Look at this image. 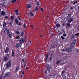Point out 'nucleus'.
<instances>
[{"label":"nucleus","instance_id":"obj_34","mask_svg":"<svg viewBox=\"0 0 79 79\" xmlns=\"http://www.w3.org/2000/svg\"><path fill=\"white\" fill-rule=\"evenodd\" d=\"M63 36H64V37H66V34H64L63 35Z\"/></svg>","mask_w":79,"mask_h":79},{"label":"nucleus","instance_id":"obj_4","mask_svg":"<svg viewBox=\"0 0 79 79\" xmlns=\"http://www.w3.org/2000/svg\"><path fill=\"white\" fill-rule=\"evenodd\" d=\"M73 20L74 18L72 17L68 20V22L69 23H71L73 21Z\"/></svg>","mask_w":79,"mask_h":79},{"label":"nucleus","instance_id":"obj_27","mask_svg":"<svg viewBox=\"0 0 79 79\" xmlns=\"http://www.w3.org/2000/svg\"><path fill=\"white\" fill-rule=\"evenodd\" d=\"M50 78L48 77V76H45V79H49Z\"/></svg>","mask_w":79,"mask_h":79},{"label":"nucleus","instance_id":"obj_41","mask_svg":"<svg viewBox=\"0 0 79 79\" xmlns=\"http://www.w3.org/2000/svg\"><path fill=\"white\" fill-rule=\"evenodd\" d=\"M64 72H65V71L64 70H63L62 71V73L63 74L64 73Z\"/></svg>","mask_w":79,"mask_h":79},{"label":"nucleus","instance_id":"obj_15","mask_svg":"<svg viewBox=\"0 0 79 79\" xmlns=\"http://www.w3.org/2000/svg\"><path fill=\"white\" fill-rule=\"evenodd\" d=\"M61 62V60H59L57 61L56 62V64H58L59 63Z\"/></svg>","mask_w":79,"mask_h":79},{"label":"nucleus","instance_id":"obj_42","mask_svg":"<svg viewBox=\"0 0 79 79\" xmlns=\"http://www.w3.org/2000/svg\"><path fill=\"white\" fill-rule=\"evenodd\" d=\"M63 78H64V79H66V77H65V76H63Z\"/></svg>","mask_w":79,"mask_h":79},{"label":"nucleus","instance_id":"obj_1","mask_svg":"<svg viewBox=\"0 0 79 79\" xmlns=\"http://www.w3.org/2000/svg\"><path fill=\"white\" fill-rule=\"evenodd\" d=\"M6 68H10L11 66V62L10 61H9L6 63Z\"/></svg>","mask_w":79,"mask_h":79},{"label":"nucleus","instance_id":"obj_21","mask_svg":"<svg viewBox=\"0 0 79 79\" xmlns=\"http://www.w3.org/2000/svg\"><path fill=\"white\" fill-rule=\"evenodd\" d=\"M56 27H60V25L58 23H57L56 24Z\"/></svg>","mask_w":79,"mask_h":79},{"label":"nucleus","instance_id":"obj_38","mask_svg":"<svg viewBox=\"0 0 79 79\" xmlns=\"http://www.w3.org/2000/svg\"><path fill=\"white\" fill-rule=\"evenodd\" d=\"M14 18H15L14 17H13V16H11V19H12V20H13V19H14Z\"/></svg>","mask_w":79,"mask_h":79},{"label":"nucleus","instance_id":"obj_14","mask_svg":"<svg viewBox=\"0 0 79 79\" xmlns=\"http://www.w3.org/2000/svg\"><path fill=\"white\" fill-rule=\"evenodd\" d=\"M65 26L67 27H69L71 26V24H70V23H67L66 24Z\"/></svg>","mask_w":79,"mask_h":79},{"label":"nucleus","instance_id":"obj_63","mask_svg":"<svg viewBox=\"0 0 79 79\" xmlns=\"http://www.w3.org/2000/svg\"><path fill=\"white\" fill-rule=\"evenodd\" d=\"M30 43H31V41H30Z\"/></svg>","mask_w":79,"mask_h":79},{"label":"nucleus","instance_id":"obj_11","mask_svg":"<svg viewBox=\"0 0 79 79\" xmlns=\"http://www.w3.org/2000/svg\"><path fill=\"white\" fill-rule=\"evenodd\" d=\"M36 4L38 6H41V5H40V2L39 1H37L36 2Z\"/></svg>","mask_w":79,"mask_h":79},{"label":"nucleus","instance_id":"obj_10","mask_svg":"<svg viewBox=\"0 0 79 79\" xmlns=\"http://www.w3.org/2000/svg\"><path fill=\"white\" fill-rule=\"evenodd\" d=\"M46 66H47V68L48 70V71H50V65H49V64H48L46 63Z\"/></svg>","mask_w":79,"mask_h":79},{"label":"nucleus","instance_id":"obj_56","mask_svg":"<svg viewBox=\"0 0 79 79\" xmlns=\"http://www.w3.org/2000/svg\"><path fill=\"white\" fill-rule=\"evenodd\" d=\"M31 27H33L34 26H33V25H31Z\"/></svg>","mask_w":79,"mask_h":79},{"label":"nucleus","instance_id":"obj_29","mask_svg":"<svg viewBox=\"0 0 79 79\" xmlns=\"http://www.w3.org/2000/svg\"><path fill=\"white\" fill-rule=\"evenodd\" d=\"M55 46L54 45H52L51 46V48H55Z\"/></svg>","mask_w":79,"mask_h":79},{"label":"nucleus","instance_id":"obj_31","mask_svg":"<svg viewBox=\"0 0 79 79\" xmlns=\"http://www.w3.org/2000/svg\"><path fill=\"white\" fill-rule=\"evenodd\" d=\"M16 39H19V37L18 35L16 36Z\"/></svg>","mask_w":79,"mask_h":79},{"label":"nucleus","instance_id":"obj_5","mask_svg":"<svg viewBox=\"0 0 79 79\" xmlns=\"http://www.w3.org/2000/svg\"><path fill=\"white\" fill-rule=\"evenodd\" d=\"M10 75H11V74L10 73V72H9L5 74L4 76L5 77H9V76H10Z\"/></svg>","mask_w":79,"mask_h":79},{"label":"nucleus","instance_id":"obj_19","mask_svg":"<svg viewBox=\"0 0 79 79\" xmlns=\"http://www.w3.org/2000/svg\"><path fill=\"white\" fill-rule=\"evenodd\" d=\"M1 15H5V12L4 11H2Z\"/></svg>","mask_w":79,"mask_h":79},{"label":"nucleus","instance_id":"obj_7","mask_svg":"<svg viewBox=\"0 0 79 79\" xmlns=\"http://www.w3.org/2000/svg\"><path fill=\"white\" fill-rule=\"evenodd\" d=\"M24 39L23 38H21L20 39V42L21 44H23L24 42Z\"/></svg>","mask_w":79,"mask_h":79},{"label":"nucleus","instance_id":"obj_54","mask_svg":"<svg viewBox=\"0 0 79 79\" xmlns=\"http://www.w3.org/2000/svg\"><path fill=\"white\" fill-rule=\"evenodd\" d=\"M16 14L17 15H19V13H16Z\"/></svg>","mask_w":79,"mask_h":79},{"label":"nucleus","instance_id":"obj_50","mask_svg":"<svg viewBox=\"0 0 79 79\" xmlns=\"http://www.w3.org/2000/svg\"><path fill=\"white\" fill-rule=\"evenodd\" d=\"M62 52H64V51H65V50H64V49H62Z\"/></svg>","mask_w":79,"mask_h":79},{"label":"nucleus","instance_id":"obj_48","mask_svg":"<svg viewBox=\"0 0 79 79\" xmlns=\"http://www.w3.org/2000/svg\"><path fill=\"white\" fill-rule=\"evenodd\" d=\"M18 26H21V23H20L18 24Z\"/></svg>","mask_w":79,"mask_h":79},{"label":"nucleus","instance_id":"obj_36","mask_svg":"<svg viewBox=\"0 0 79 79\" xmlns=\"http://www.w3.org/2000/svg\"><path fill=\"white\" fill-rule=\"evenodd\" d=\"M76 51L77 52H79V49H76Z\"/></svg>","mask_w":79,"mask_h":79},{"label":"nucleus","instance_id":"obj_47","mask_svg":"<svg viewBox=\"0 0 79 79\" xmlns=\"http://www.w3.org/2000/svg\"><path fill=\"white\" fill-rule=\"evenodd\" d=\"M45 74H47V71H45Z\"/></svg>","mask_w":79,"mask_h":79},{"label":"nucleus","instance_id":"obj_53","mask_svg":"<svg viewBox=\"0 0 79 79\" xmlns=\"http://www.w3.org/2000/svg\"><path fill=\"white\" fill-rule=\"evenodd\" d=\"M19 19L20 20V21H21V18H19Z\"/></svg>","mask_w":79,"mask_h":79},{"label":"nucleus","instance_id":"obj_45","mask_svg":"<svg viewBox=\"0 0 79 79\" xmlns=\"http://www.w3.org/2000/svg\"><path fill=\"white\" fill-rule=\"evenodd\" d=\"M6 60H7V58L6 57H5L4 58V60L5 61H6Z\"/></svg>","mask_w":79,"mask_h":79},{"label":"nucleus","instance_id":"obj_20","mask_svg":"<svg viewBox=\"0 0 79 79\" xmlns=\"http://www.w3.org/2000/svg\"><path fill=\"white\" fill-rule=\"evenodd\" d=\"M75 37V35H72L71 36V38L72 39H74Z\"/></svg>","mask_w":79,"mask_h":79},{"label":"nucleus","instance_id":"obj_26","mask_svg":"<svg viewBox=\"0 0 79 79\" xmlns=\"http://www.w3.org/2000/svg\"><path fill=\"white\" fill-rule=\"evenodd\" d=\"M16 33L18 34V35H19V31H16Z\"/></svg>","mask_w":79,"mask_h":79},{"label":"nucleus","instance_id":"obj_37","mask_svg":"<svg viewBox=\"0 0 79 79\" xmlns=\"http://www.w3.org/2000/svg\"><path fill=\"white\" fill-rule=\"evenodd\" d=\"M77 3V1H76L75 2H74L73 4H76V3Z\"/></svg>","mask_w":79,"mask_h":79},{"label":"nucleus","instance_id":"obj_49","mask_svg":"<svg viewBox=\"0 0 79 79\" xmlns=\"http://www.w3.org/2000/svg\"><path fill=\"white\" fill-rule=\"evenodd\" d=\"M11 23H12V21H11L10 23V25H12V24H11Z\"/></svg>","mask_w":79,"mask_h":79},{"label":"nucleus","instance_id":"obj_9","mask_svg":"<svg viewBox=\"0 0 79 79\" xmlns=\"http://www.w3.org/2000/svg\"><path fill=\"white\" fill-rule=\"evenodd\" d=\"M9 51V48H8V47H7L6 48V50L5 51V53H8Z\"/></svg>","mask_w":79,"mask_h":79},{"label":"nucleus","instance_id":"obj_43","mask_svg":"<svg viewBox=\"0 0 79 79\" xmlns=\"http://www.w3.org/2000/svg\"><path fill=\"white\" fill-rule=\"evenodd\" d=\"M79 35V33H78L77 34H76V36H78V35Z\"/></svg>","mask_w":79,"mask_h":79},{"label":"nucleus","instance_id":"obj_12","mask_svg":"<svg viewBox=\"0 0 79 79\" xmlns=\"http://www.w3.org/2000/svg\"><path fill=\"white\" fill-rule=\"evenodd\" d=\"M66 51H67V52H72V50H71V49L69 48H66Z\"/></svg>","mask_w":79,"mask_h":79},{"label":"nucleus","instance_id":"obj_28","mask_svg":"<svg viewBox=\"0 0 79 79\" xmlns=\"http://www.w3.org/2000/svg\"><path fill=\"white\" fill-rule=\"evenodd\" d=\"M68 17L69 18H71V14H69L68 15Z\"/></svg>","mask_w":79,"mask_h":79},{"label":"nucleus","instance_id":"obj_51","mask_svg":"<svg viewBox=\"0 0 79 79\" xmlns=\"http://www.w3.org/2000/svg\"><path fill=\"white\" fill-rule=\"evenodd\" d=\"M70 9L71 10H72V9H73V7H70Z\"/></svg>","mask_w":79,"mask_h":79},{"label":"nucleus","instance_id":"obj_55","mask_svg":"<svg viewBox=\"0 0 79 79\" xmlns=\"http://www.w3.org/2000/svg\"><path fill=\"white\" fill-rule=\"evenodd\" d=\"M24 72H23L22 73V74H24Z\"/></svg>","mask_w":79,"mask_h":79},{"label":"nucleus","instance_id":"obj_13","mask_svg":"<svg viewBox=\"0 0 79 79\" xmlns=\"http://www.w3.org/2000/svg\"><path fill=\"white\" fill-rule=\"evenodd\" d=\"M3 27H5L6 26V23L5 22H3Z\"/></svg>","mask_w":79,"mask_h":79},{"label":"nucleus","instance_id":"obj_59","mask_svg":"<svg viewBox=\"0 0 79 79\" xmlns=\"http://www.w3.org/2000/svg\"><path fill=\"white\" fill-rule=\"evenodd\" d=\"M4 33H5V30H4Z\"/></svg>","mask_w":79,"mask_h":79},{"label":"nucleus","instance_id":"obj_2","mask_svg":"<svg viewBox=\"0 0 79 79\" xmlns=\"http://www.w3.org/2000/svg\"><path fill=\"white\" fill-rule=\"evenodd\" d=\"M76 43V40H73L72 44L70 46V47L72 49V48H73L74 47V45H75V43Z\"/></svg>","mask_w":79,"mask_h":79},{"label":"nucleus","instance_id":"obj_24","mask_svg":"<svg viewBox=\"0 0 79 79\" xmlns=\"http://www.w3.org/2000/svg\"><path fill=\"white\" fill-rule=\"evenodd\" d=\"M17 0H13V1H12L11 2L12 3H15L16 2Z\"/></svg>","mask_w":79,"mask_h":79},{"label":"nucleus","instance_id":"obj_57","mask_svg":"<svg viewBox=\"0 0 79 79\" xmlns=\"http://www.w3.org/2000/svg\"><path fill=\"white\" fill-rule=\"evenodd\" d=\"M78 29L79 30V26L78 27Z\"/></svg>","mask_w":79,"mask_h":79},{"label":"nucleus","instance_id":"obj_58","mask_svg":"<svg viewBox=\"0 0 79 79\" xmlns=\"http://www.w3.org/2000/svg\"><path fill=\"white\" fill-rule=\"evenodd\" d=\"M23 76V75H21V77H22Z\"/></svg>","mask_w":79,"mask_h":79},{"label":"nucleus","instance_id":"obj_16","mask_svg":"<svg viewBox=\"0 0 79 79\" xmlns=\"http://www.w3.org/2000/svg\"><path fill=\"white\" fill-rule=\"evenodd\" d=\"M12 56H15V52L14 51H13V50H12Z\"/></svg>","mask_w":79,"mask_h":79},{"label":"nucleus","instance_id":"obj_39","mask_svg":"<svg viewBox=\"0 0 79 79\" xmlns=\"http://www.w3.org/2000/svg\"><path fill=\"white\" fill-rule=\"evenodd\" d=\"M18 67L16 68L15 70V72H17V71H18Z\"/></svg>","mask_w":79,"mask_h":79},{"label":"nucleus","instance_id":"obj_35","mask_svg":"<svg viewBox=\"0 0 79 79\" xmlns=\"http://www.w3.org/2000/svg\"><path fill=\"white\" fill-rule=\"evenodd\" d=\"M15 12L16 13H18V10H15Z\"/></svg>","mask_w":79,"mask_h":79},{"label":"nucleus","instance_id":"obj_46","mask_svg":"<svg viewBox=\"0 0 79 79\" xmlns=\"http://www.w3.org/2000/svg\"><path fill=\"white\" fill-rule=\"evenodd\" d=\"M66 18L67 19V20L68 19H69V18L68 17V16H67L66 17Z\"/></svg>","mask_w":79,"mask_h":79},{"label":"nucleus","instance_id":"obj_25","mask_svg":"<svg viewBox=\"0 0 79 79\" xmlns=\"http://www.w3.org/2000/svg\"><path fill=\"white\" fill-rule=\"evenodd\" d=\"M24 32H22L20 35L21 36H23V35H24Z\"/></svg>","mask_w":79,"mask_h":79},{"label":"nucleus","instance_id":"obj_18","mask_svg":"<svg viewBox=\"0 0 79 79\" xmlns=\"http://www.w3.org/2000/svg\"><path fill=\"white\" fill-rule=\"evenodd\" d=\"M48 54H47L46 57V61H47V60H48Z\"/></svg>","mask_w":79,"mask_h":79},{"label":"nucleus","instance_id":"obj_40","mask_svg":"<svg viewBox=\"0 0 79 79\" xmlns=\"http://www.w3.org/2000/svg\"><path fill=\"white\" fill-rule=\"evenodd\" d=\"M5 18H6V19H8V17L7 16H6L5 17Z\"/></svg>","mask_w":79,"mask_h":79},{"label":"nucleus","instance_id":"obj_30","mask_svg":"<svg viewBox=\"0 0 79 79\" xmlns=\"http://www.w3.org/2000/svg\"><path fill=\"white\" fill-rule=\"evenodd\" d=\"M61 38L63 40H64V39H65V38H64V37L63 36H62V35L61 36Z\"/></svg>","mask_w":79,"mask_h":79},{"label":"nucleus","instance_id":"obj_17","mask_svg":"<svg viewBox=\"0 0 79 79\" xmlns=\"http://www.w3.org/2000/svg\"><path fill=\"white\" fill-rule=\"evenodd\" d=\"M31 7V5L29 4H27V8H30Z\"/></svg>","mask_w":79,"mask_h":79},{"label":"nucleus","instance_id":"obj_64","mask_svg":"<svg viewBox=\"0 0 79 79\" xmlns=\"http://www.w3.org/2000/svg\"><path fill=\"white\" fill-rule=\"evenodd\" d=\"M7 29L6 28L5 29V31H6V30H7Z\"/></svg>","mask_w":79,"mask_h":79},{"label":"nucleus","instance_id":"obj_52","mask_svg":"<svg viewBox=\"0 0 79 79\" xmlns=\"http://www.w3.org/2000/svg\"><path fill=\"white\" fill-rule=\"evenodd\" d=\"M0 79H2V76H0Z\"/></svg>","mask_w":79,"mask_h":79},{"label":"nucleus","instance_id":"obj_33","mask_svg":"<svg viewBox=\"0 0 79 79\" xmlns=\"http://www.w3.org/2000/svg\"><path fill=\"white\" fill-rule=\"evenodd\" d=\"M23 27H24V28H26V23H24L23 25Z\"/></svg>","mask_w":79,"mask_h":79},{"label":"nucleus","instance_id":"obj_44","mask_svg":"<svg viewBox=\"0 0 79 79\" xmlns=\"http://www.w3.org/2000/svg\"><path fill=\"white\" fill-rule=\"evenodd\" d=\"M41 11H44V9L43 8H42L41 9Z\"/></svg>","mask_w":79,"mask_h":79},{"label":"nucleus","instance_id":"obj_23","mask_svg":"<svg viewBox=\"0 0 79 79\" xmlns=\"http://www.w3.org/2000/svg\"><path fill=\"white\" fill-rule=\"evenodd\" d=\"M20 46V45H19V44H16V47L17 48H19V47Z\"/></svg>","mask_w":79,"mask_h":79},{"label":"nucleus","instance_id":"obj_22","mask_svg":"<svg viewBox=\"0 0 79 79\" xmlns=\"http://www.w3.org/2000/svg\"><path fill=\"white\" fill-rule=\"evenodd\" d=\"M15 22L16 24H18V23H19V21H18V19H15Z\"/></svg>","mask_w":79,"mask_h":79},{"label":"nucleus","instance_id":"obj_8","mask_svg":"<svg viewBox=\"0 0 79 79\" xmlns=\"http://www.w3.org/2000/svg\"><path fill=\"white\" fill-rule=\"evenodd\" d=\"M29 13L30 16H34V12L32 11H30V12H29Z\"/></svg>","mask_w":79,"mask_h":79},{"label":"nucleus","instance_id":"obj_61","mask_svg":"<svg viewBox=\"0 0 79 79\" xmlns=\"http://www.w3.org/2000/svg\"><path fill=\"white\" fill-rule=\"evenodd\" d=\"M26 64H24V67H25L26 66Z\"/></svg>","mask_w":79,"mask_h":79},{"label":"nucleus","instance_id":"obj_32","mask_svg":"<svg viewBox=\"0 0 79 79\" xmlns=\"http://www.w3.org/2000/svg\"><path fill=\"white\" fill-rule=\"evenodd\" d=\"M38 6H37V7H36V8H35V11H37V10H38Z\"/></svg>","mask_w":79,"mask_h":79},{"label":"nucleus","instance_id":"obj_3","mask_svg":"<svg viewBox=\"0 0 79 79\" xmlns=\"http://www.w3.org/2000/svg\"><path fill=\"white\" fill-rule=\"evenodd\" d=\"M7 34L8 35L10 38H12V37H13L12 35L10 33V30H7Z\"/></svg>","mask_w":79,"mask_h":79},{"label":"nucleus","instance_id":"obj_60","mask_svg":"<svg viewBox=\"0 0 79 79\" xmlns=\"http://www.w3.org/2000/svg\"><path fill=\"white\" fill-rule=\"evenodd\" d=\"M40 37H42V35H40Z\"/></svg>","mask_w":79,"mask_h":79},{"label":"nucleus","instance_id":"obj_6","mask_svg":"<svg viewBox=\"0 0 79 79\" xmlns=\"http://www.w3.org/2000/svg\"><path fill=\"white\" fill-rule=\"evenodd\" d=\"M33 2H31L30 4L32 6H34L35 3V0H32Z\"/></svg>","mask_w":79,"mask_h":79},{"label":"nucleus","instance_id":"obj_62","mask_svg":"<svg viewBox=\"0 0 79 79\" xmlns=\"http://www.w3.org/2000/svg\"><path fill=\"white\" fill-rule=\"evenodd\" d=\"M27 68H28V67H26V69H27Z\"/></svg>","mask_w":79,"mask_h":79}]
</instances>
